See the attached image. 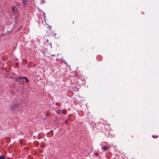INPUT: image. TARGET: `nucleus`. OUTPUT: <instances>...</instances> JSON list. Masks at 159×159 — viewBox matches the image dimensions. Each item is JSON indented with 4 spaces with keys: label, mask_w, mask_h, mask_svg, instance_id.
I'll use <instances>...</instances> for the list:
<instances>
[{
    "label": "nucleus",
    "mask_w": 159,
    "mask_h": 159,
    "mask_svg": "<svg viewBox=\"0 0 159 159\" xmlns=\"http://www.w3.org/2000/svg\"><path fill=\"white\" fill-rule=\"evenodd\" d=\"M19 106L18 104H15L11 107V109L13 112H15L16 110H18L17 109L19 108Z\"/></svg>",
    "instance_id": "obj_2"
},
{
    "label": "nucleus",
    "mask_w": 159,
    "mask_h": 159,
    "mask_svg": "<svg viewBox=\"0 0 159 159\" xmlns=\"http://www.w3.org/2000/svg\"><path fill=\"white\" fill-rule=\"evenodd\" d=\"M59 103L58 102L56 103V105L57 106H58L59 105Z\"/></svg>",
    "instance_id": "obj_11"
},
{
    "label": "nucleus",
    "mask_w": 159,
    "mask_h": 159,
    "mask_svg": "<svg viewBox=\"0 0 159 159\" xmlns=\"http://www.w3.org/2000/svg\"><path fill=\"white\" fill-rule=\"evenodd\" d=\"M46 115L47 116H48V114H46Z\"/></svg>",
    "instance_id": "obj_17"
},
{
    "label": "nucleus",
    "mask_w": 159,
    "mask_h": 159,
    "mask_svg": "<svg viewBox=\"0 0 159 159\" xmlns=\"http://www.w3.org/2000/svg\"><path fill=\"white\" fill-rule=\"evenodd\" d=\"M15 7H13L12 8V9L13 12H14L15 11Z\"/></svg>",
    "instance_id": "obj_8"
},
{
    "label": "nucleus",
    "mask_w": 159,
    "mask_h": 159,
    "mask_svg": "<svg viewBox=\"0 0 159 159\" xmlns=\"http://www.w3.org/2000/svg\"><path fill=\"white\" fill-rule=\"evenodd\" d=\"M61 111V110H58L57 111V112H58V113H60V111Z\"/></svg>",
    "instance_id": "obj_10"
},
{
    "label": "nucleus",
    "mask_w": 159,
    "mask_h": 159,
    "mask_svg": "<svg viewBox=\"0 0 159 159\" xmlns=\"http://www.w3.org/2000/svg\"><path fill=\"white\" fill-rule=\"evenodd\" d=\"M20 143L22 145H25V143L24 142V141H23L22 140H20Z\"/></svg>",
    "instance_id": "obj_6"
},
{
    "label": "nucleus",
    "mask_w": 159,
    "mask_h": 159,
    "mask_svg": "<svg viewBox=\"0 0 159 159\" xmlns=\"http://www.w3.org/2000/svg\"><path fill=\"white\" fill-rule=\"evenodd\" d=\"M41 146L42 147H44V146L43 145H41Z\"/></svg>",
    "instance_id": "obj_13"
},
{
    "label": "nucleus",
    "mask_w": 159,
    "mask_h": 159,
    "mask_svg": "<svg viewBox=\"0 0 159 159\" xmlns=\"http://www.w3.org/2000/svg\"><path fill=\"white\" fill-rule=\"evenodd\" d=\"M67 121L66 120V121H65V123H67Z\"/></svg>",
    "instance_id": "obj_14"
},
{
    "label": "nucleus",
    "mask_w": 159,
    "mask_h": 159,
    "mask_svg": "<svg viewBox=\"0 0 159 159\" xmlns=\"http://www.w3.org/2000/svg\"><path fill=\"white\" fill-rule=\"evenodd\" d=\"M16 80L17 82H19L20 83L23 84L25 82V80H26L25 82L28 83L29 81V80L26 77H19L18 78H16Z\"/></svg>",
    "instance_id": "obj_1"
},
{
    "label": "nucleus",
    "mask_w": 159,
    "mask_h": 159,
    "mask_svg": "<svg viewBox=\"0 0 159 159\" xmlns=\"http://www.w3.org/2000/svg\"><path fill=\"white\" fill-rule=\"evenodd\" d=\"M6 158L3 156H0V159H5Z\"/></svg>",
    "instance_id": "obj_7"
},
{
    "label": "nucleus",
    "mask_w": 159,
    "mask_h": 159,
    "mask_svg": "<svg viewBox=\"0 0 159 159\" xmlns=\"http://www.w3.org/2000/svg\"><path fill=\"white\" fill-rule=\"evenodd\" d=\"M35 143H37V145H38V142H35Z\"/></svg>",
    "instance_id": "obj_12"
},
{
    "label": "nucleus",
    "mask_w": 159,
    "mask_h": 159,
    "mask_svg": "<svg viewBox=\"0 0 159 159\" xmlns=\"http://www.w3.org/2000/svg\"><path fill=\"white\" fill-rule=\"evenodd\" d=\"M51 55L52 56H54L55 55L54 54H52Z\"/></svg>",
    "instance_id": "obj_15"
},
{
    "label": "nucleus",
    "mask_w": 159,
    "mask_h": 159,
    "mask_svg": "<svg viewBox=\"0 0 159 159\" xmlns=\"http://www.w3.org/2000/svg\"><path fill=\"white\" fill-rule=\"evenodd\" d=\"M47 40V41H48V39H47V40Z\"/></svg>",
    "instance_id": "obj_16"
},
{
    "label": "nucleus",
    "mask_w": 159,
    "mask_h": 159,
    "mask_svg": "<svg viewBox=\"0 0 159 159\" xmlns=\"http://www.w3.org/2000/svg\"><path fill=\"white\" fill-rule=\"evenodd\" d=\"M102 149L105 151H106L108 150V147L106 146H103L102 147Z\"/></svg>",
    "instance_id": "obj_4"
},
{
    "label": "nucleus",
    "mask_w": 159,
    "mask_h": 159,
    "mask_svg": "<svg viewBox=\"0 0 159 159\" xmlns=\"http://www.w3.org/2000/svg\"><path fill=\"white\" fill-rule=\"evenodd\" d=\"M24 6H26L27 5V0H22Z\"/></svg>",
    "instance_id": "obj_3"
},
{
    "label": "nucleus",
    "mask_w": 159,
    "mask_h": 159,
    "mask_svg": "<svg viewBox=\"0 0 159 159\" xmlns=\"http://www.w3.org/2000/svg\"><path fill=\"white\" fill-rule=\"evenodd\" d=\"M61 112L63 114H66V110L64 109L62 110Z\"/></svg>",
    "instance_id": "obj_5"
},
{
    "label": "nucleus",
    "mask_w": 159,
    "mask_h": 159,
    "mask_svg": "<svg viewBox=\"0 0 159 159\" xmlns=\"http://www.w3.org/2000/svg\"><path fill=\"white\" fill-rule=\"evenodd\" d=\"M152 137L153 138H157L158 137V136H155L154 135H152Z\"/></svg>",
    "instance_id": "obj_9"
}]
</instances>
